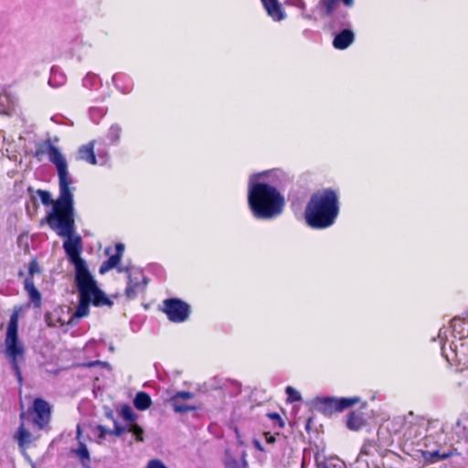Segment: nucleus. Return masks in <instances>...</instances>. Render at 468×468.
<instances>
[{
	"mask_svg": "<svg viewBox=\"0 0 468 468\" xmlns=\"http://www.w3.org/2000/svg\"><path fill=\"white\" fill-rule=\"evenodd\" d=\"M339 2L340 0H320L319 5L325 16H332L336 11ZM341 2L347 7L354 5V0H341Z\"/></svg>",
	"mask_w": 468,
	"mask_h": 468,
	"instance_id": "obj_11",
	"label": "nucleus"
},
{
	"mask_svg": "<svg viewBox=\"0 0 468 468\" xmlns=\"http://www.w3.org/2000/svg\"><path fill=\"white\" fill-rule=\"evenodd\" d=\"M359 397L352 398H315L313 401L314 408L325 416H331L335 412L343 411L359 402Z\"/></svg>",
	"mask_w": 468,
	"mask_h": 468,
	"instance_id": "obj_5",
	"label": "nucleus"
},
{
	"mask_svg": "<svg viewBox=\"0 0 468 468\" xmlns=\"http://www.w3.org/2000/svg\"><path fill=\"white\" fill-rule=\"evenodd\" d=\"M268 417L271 420H279L280 422V425L282 426V420H281V417L278 413H269L268 414Z\"/></svg>",
	"mask_w": 468,
	"mask_h": 468,
	"instance_id": "obj_39",
	"label": "nucleus"
},
{
	"mask_svg": "<svg viewBox=\"0 0 468 468\" xmlns=\"http://www.w3.org/2000/svg\"><path fill=\"white\" fill-rule=\"evenodd\" d=\"M339 214V198L336 192L325 188L312 195L306 205L304 218L313 229L331 227Z\"/></svg>",
	"mask_w": 468,
	"mask_h": 468,
	"instance_id": "obj_3",
	"label": "nucleus"
},
{
	"mask_svg": "<svg viewBox=\"0 0 468 468\" xmlns=\"http://www.w3.org/2000/svg\"><path fill=\"white\" fill-rule=\"evenodd\" d=\"M126 431H127V425L125 427L121 426L117 422V420H114V429L112 431V435H115V436L119 437Z\"/></svg>",
	"mask_w": 468,
	"mask_h": 468,
	"instance_id": "obj_36",
	"label": "nucleus"
},
{
	"mask_svg": "<svg viewBox=\"0 0 468 468\" xmlns=\"http://www.w3.org/2000/svg\"><path fill=\"white\" fill-rule=\"evenodd\" d=\"M127 286L125 288V295L129 299H133L137 295V288L140 286V282L137 277H133V274H129L127 277Z\"/></svg>",
	"mask_w": 468,
	"mask_h": 468,
	"instance_id": "obj_21",
	"label": "nucleus"
},
{
	"mask_svg": "<svg viewBox=\"0 0 468 468\" xmlns=\"http://www.w3.org/2000/svg\"><path fill=\"white\" fill-rule=\"evenodd\" d=\"M80 437H81V430H80V425H78L77 431H76V439L79 441V442L81 441Z\"/></svg>",
	"mask_w": 468,
	"mask_h": 468,
	"instance_id": "obj_42",
	"label": "nucleus"
},
{
	"mask_svg": "<svg viewBox=\"0 0 468 468\" xmlns=\"http://www.w3.org/2000/svg\"><path fill=\"white\" fill-rule=\"evenodd\" d=\"M103 365V366H108V364L106 362H101V361H94V362H91L90 363L88 366L89 367H93V366H96V365Z\"/></svg>",
	"mask_w": 468,
	"mask_h": 468,
	"instance_id": "obj_43",
	"label": "nucleus"
},
{
	"mask_svg": "<svg viewBox=\"0 0 468 468\" xmlns=\"http://www.w3.org/2000/svg\"><path fill=\"white\" fill-rule=\"evenodd\" d=\"M451 333L449 328L442 327L440 329L438 334V340L441 345V356L447 360L451 361L454 356L458 355V346L453 341L447 347L448 335Z\"/></svg>",
	"mask_w": 468,
	"mask_h": 468,
	"instance_id": "obj_9",
	"label": "nucleus"
},
{
	"mask_svg": "<svg viewBox=\"0 0 468 468\" xmlns=\"http://www.w3.org/2000/svg\"><path fill=\"white\" fill-rule=\"evenodd\" d=\"M115 250H116V252H115L114 256H118V258L121 260L122 253L124 251V245L122 243H117L115 246Z\"/></svg>",
	"mask_w": 468,
	"mask_h": 468,
	"instance_id": "obj_37",
	"label": "nucleus"
},
{
	"mask_svg": "<svg viewBox=\"0 0 468 468\" xmlns=\"http://www.w3.org/2000/svg\"><path fill=\"white\" fill-rule=\"evenodd\" d=\"M47 153L48 160L55 165L58 177L59 195L41 224L48 227L61 238H66L63 249L75 268V283L79 292V303L75 317L84 318L90 314V305L112 306L113 304L101 291L90 272L86 261L80 256L81 238L73 236L75 232L74 187L73 179L69 174L68 163L60 150L47 140L35 154L36 157Z\"/></svg>",
	"mask_w": 468,
	"mask_h": 468,
	"instance_id": "obj_1",
	"label": "nucleus"
},
{
	"mask_svg": "<svg viewBox=\"0 0 468 468\" xmlns=\"http://www.w3.org/2000/svg\"><path fill=\"white\" fill-rule=\"evenodd\" d=\"M127 431L133 433L137 441H144V430L134 421L127 424Z\"/></svg>",
	"mask_w": 468,
	"mask_h": 468,
	"instance_id": "obj_26",
	"label": "nucleus"
},
{
	"mask_svg": "<svg viewBox=\"0 0 468 468\" xmlns=\"http://www.w3.org/2000/svg\"><path fill=\"white\" fill-rule=\"evenodd\" d=\"M266 442L273 443L275 441V437L268 432L264 433Z\"/></svg>",
	"mask_w": 468,
	"mask_h": 468,
	"instance_id": "obj_40",
	"label": "nucleus"
},
{
	"mask_svg": "<svg viewBox=\"0 0 468 468\" xmlns=\"http://www.w3.org/2000/svg\"><path fill=\"white\" fill-rule=\"evenodd\" d=\"M95 431H98V443H101L102 440L106 438L107 435H112V431L106 428L103 425H97L95 427Z\"/></svg>",
	"mask_w": 468,
	"mask_h": 468,
	"instance_id": "obj_30",
	"label": "nucleus"
},
{
	"mask_svg": "<svg viewBox=\"0 0 468 468\" xmlns=\"http://www.w3.org/2000/svg\"><path fill=\"white\" fill-rule=\"evenodd\" d=\"M144 468H168L161 460L152 459L147 462Z\"/></svg>",
	"mask_w": 468,
	"mask_h": 468,
	"instance_id": "obj_35",
	"label": "nucleus"
},
{
	"mask_svg": "<svg viewBox=\"0 0 468 468\" xmlns=\"http://www.w3.org/2000/svg\"><path fill=\"white\" fill-rule=\"evenodd\" d=\"M99 78L94 74H88L83 80V86H96L99 82Z\"/></svg>",
	"mask_w": 468,
	"mask_h": 468,
	"instance_id": "obj_33",
	"label": "nucleus"
},
{
	"mask_svg": "<svg viewBox=\"0 0 468 468\" xmlns=\"http://www.w3.org/2000/svg\"><path fill=\"white\" fill-rule=\"evenodd\" d=\"M0 90V113H7L13 106V101L6 94L5 90Z\"/></svg>",
	"mask_w": 468,
	"mask_h": 468,
	"instance_id": "obj_24",
	"label": "nucleus"
},
{
	"mask_svg": "<svg viewBox=\"0 0 468 468\" xmlns=\"http://www.w3.org/2000/svg\"><path fill=\"white\" fill-rule=\"evenodd\" d=\"M24 288L27 292L30 301L36 307H38L41 303V294L36 288L32 278H26L24 281Z\"/></svg>",
	"mask_w": 468,
	"mask_h": 468,
	"instance_id": "obj_15",
	"label": "nucleus"
},
{
	"mask_svg": "<svg viewBox=\"0 0 468 468\" xmlns=\"http://www.w3.org/2000/svg\"><path fill=\"white\" fill-rule=\"evenodd\" d=\"M225 468H247V462L243 459L242 463H239L236 459L229 456V451L226 450Z\"/></svg>",
	"mask_w": 468,
	"mask_h": 468,
	"instance_id": "obj_27",
	"label": "nucleus"
},
{
	"mask_svg": "<svg viewBox=\"0 0 468 468\" xmlns=\"http://www.w3.org/2000/svg\"><path fill=\"white\" fill-rule=\"evenodd\" d=\"M354 41V33L350 29H344L336 34L333 45L337 49H345Z\"/></svg>",
	"mask_w": 468,
	"mask_h": 468,
	"instance_id": "obj_12",
	"label": "nucleus"
},
{
	"mask_svg": "<svg viewBox=\"0 0 468 468\" xmlns=\"http://www.w3.org/2000/svg\"><path fill=\"white\" fill-rule=\"evenodd\" d=\"M456 324H457V322H454V323H453V324H452V326H453V332L456 330V329H455V327H456Z\"/></svg>",
	"mask_w": 468,
	"mask_h": 468,
	"instance_id": "obj_46",
	"label": "nucleus"
},
{
	"mask_svg": "<svg viewBox=\"0 0 468 468\" xmlns=\"http://www.w3.org/2000/svg\"><path fill=\"white\" fill-rule=\"evenodd\" d=\"M285 175L280 170L252 174L248 182V205L257 219L271 220L279 217L285 199L279 187Z\"/></svg>",
	"mask_w": 468,
	"mask_h": 468,
	"instance_id": "obj_2",
	"label": "nucleus"
},
{
	"mask_svg": "<svg viewBox=\"0 0 468 468\" xmlns=\"http://www.w3.org/2000/svg\"><path fill=\"white\" fill-rule=\"evenodd\" d=\"M120 415L123 420H125L128 423H132L135 420V414L133 413L132 408L129 405H123L121 409Z\"/></svg>",
	"mask_w": 468,
	"mask_h": 468,
	"instance_id": "obj_28",
	"label": "nucleus"
},
{
	"mask_svg": "<svg viewBox=\"0 0 468 468\" xmlns=\"http://www.w3.org/2000/svg\"><path fill=\"white\" fill-rule=\"evenodd\" d=\"M5 356L11 364L18 383L22 382L19 363L25 360L24 345L18 339V314L14 312L7 325L5 339Z\"/></svg>",
	"mask_w": 468,
	"mask_h": 468,
	"instance_id": "obj_4",
	"label": "nucleus"
},
{
	"mask_svg": "<svg viewBox=\"0 0 468 468\" xmlns=\"http://www.w3.org/2000/svg\"><path fill=\"white\" fill-rule=\"evenodd\" d=\"M361 452L365 453V454H367V451L366 449V446H363V448L361 449Z\"/></svg>",
	"mask_w": 468,
	"mask_h": 468,
	"instance_id": "obj_45",
	"label": "nucleus"
},
{
	"mask_svg": "<svg viewBox=\"0 0 468 468\" xmlns=\"http://www.w3.org/2000/svg\"><path fill=\"white\" fill-rule=\"evenodd\" d=\"M106 417H107L108 419H110V420H112L113 421L115 420H114V417H113V413H112V411H109V412H107V413H106Z\"/></svg>",
	"mask_w": 468,
	"mask_h": 468,
	"instance_id": "obj_44",
	"label": "nucleus"
},
{
	"mask_svg": "<svg viewBox=\"0 0 468 468\" xmlns=\"http://www.w3.org/2000/svg\"><path fill=\"white\" fill-rule=\"evenodd\" d=\"M78 159L83 160L90 165L97 164V159L94 154V142H90L79 148Z\"/></svg>",
	"mask_w": 468,
	"mask_h": 468,
	"instance_id": "obj_13",
	"label": "nucleus"
},
{
	"mask_svg": "<svg viewBox=\"0 0 468 468\" xmlns=\"http://www.w3.org/2000/svg\"><path fill=\"white\" fill-rule=\"evenodd\" d=\"M121 133L122 127L119 124H112L108 130L106 137L112 144H116L120 140Z\"/></svg>",
	"mask_w": 468,
	"mask_h": 468,
	"instance_id": "obj_25",
	"label": "nucleus"
},
{
	"mask_svg": "<svg viewBox=\"0 0 468 468\" xmlns=\"http://www.w3.org/2000/svg\"><path fill=\"white\" fill-rule=\"evenodd\" d=\"M431 425L432 422L429 420L423 417L415 416L410 412L405 420V435L410 439L426 437Z\"/></svg>",
	"mask_w": 468,
	"mask_h": 468,
	"instance_id": "obj_7",
	"label": "nucleus"
},
{
	"mask_svg": "<svg viewBox=\"0 0 468 468\" xmlns=\"http://www.w3.org/2000/svg\"><path fill=\"white\" fill-rule=\"evenodd\" d=\"M366 421L363 418L362 413L358 412H350L347 416L346 426L351 431H359L363 426H365Z\"/></svg>",
	"mask_w": 468,
	"mask_h": 468,
	"instance_id": "obj_17",
	"label": "nucleus"
},
{
	"mask_svg": "<svg viewBox=\"0 0 468 468\" xmlns=\"http://www.w3.org/2000/svg\"><path fill=\"white\" fill-rule=\"evenodd\" d=\"M151 404L152 399L147 393L144 391L136 393L133 399V405L138 410H145L151 406Z\"/></svg>",
	"mask_w": 468,
	"mask_h": 468,
	"instance_id": "obj_19",
	"label": "nucleus"
},
{
	"mask_svg": "<svg viewBox=\"0 0 468 468\" xmlns=\"http://www.w3.org/2000/svg\"><path fill=\"white\" fill-rule=\"evenodd\" d=\"M170 404L173 407V410L176 413H186L189 411L197 410L196 406L181 403L180 400H176V399H170Z\"/></svg>",
	"mask_w": 468,
	"mask_h": 468,
	"instance_id": "obj_22",
	"label": "nucleus"
},
{
	"mask_svg": "<svg viewBox=\"0 0 468 468\" xmlns=\"http://www.w3.org/2000/svg\"><path fill=\"white\" fill-rule=\"evenodd\" d=\"M16 439L17 441L18 446L21 449H25L32 442V434L25 429L23 422L20 424L17 430Z\"/></svg>",
	"mask_w": 468,
	"mask_h": 468,
	"instance_id": "obj_18",
	"label": "nucleus"
},
{
	"mask_svg": "<svg viewBox=\"0 0 468 468\" xmlns=\"http://www.w3.org/2000/svg\"><path fill=\"white\" fill-rule=\"evenodd\" d=\"M71 452L80 459L83 468H91L89 464L90 455L87 445L83 441H80L79 447L77 449H72Z\"/></svg>",
	"mask_w": 468,
	"mask_h": 468,
	"instance_id": "obj_16",
	"label": "nucleus"
},
{
	"mask_svg": "<svg viewBox=\"0 0 468 468\" xmlns=\"http://www.w3.org/2000/svg\"><path fill=\"white\" fill-rule=\"evenodd\" d=\"M162 311L166 314L169 321L183 323L189 317L190 305L180 299L170 298L163 302Z\"/></svg>",
	"mask_w": 468,
	"mask_h": 468,
	"instance_id": "obj_6",
	"label": "nucleus"
},
{
	"mask_svg": "<svg viewBox=\"0 0 468 468\" xmlns=\"http://www.w3.org/2000/svg\"><path fill=\"white\" fill-rule=\"evenodd\" d=\"M268 15L274 20L280 21L283 19L284 14L282 10L281 5L277 0H261Z\"/></svg>",
	"mask_w": 468,
	"mask_h": 468,
	"instance_id": "obj_14",
	"label": "nucleus"
},
{
	"mask_svg": "<svg viewBox=\"0 0 468 468\" xmlns=\"http://www.w3.org/2000/svg\"><path fill=\"white\" fill-rule=\"evenodd\" d=\"M194 398V394L189 391H177L170 399H176V400H189Z\"/></svg>",
	"mask_w": 468,
	"mask_h": 468,
	"instance_id": "obj_32",
	"label": "nucleus"
},
{
	"mask_svg": "<svg viewBox=\"0 0 468 468\" xmlns=\"http://www.w3.org/2000/svg\"><path fill=\"white\" fill-rule=\"evenodd\" d=\"M63 310L62 308L54 309L52 312L47 313L45 315L46 323L48 326L51 327H62L65 324L74 325L76 324V320L80 318L75 317V313L70 315L69 319L66 321L62 317Z\"/></svg>",
	"mask_w": 468,
	"mask_h": 468,
	"instance_id": "obj_10",
	"label": "nucleus"
},
{
	"mask_svg": "<svg viewBox=\"0 0 468 468\" xmlns=\"http://www.w3.org/2000/svg\"><path fill=\"white\" fill-rule=\"evenodd\" d=\"M121 260L118 256L112 255L107 261H103L100 266L99 272L105 274L110 270L116 268L120 264Z\"/></svg>",
	"mask_w": 468,
	"mask_h": 468,
	"instance_id": "obj_23",
	"label": "nucleus"
},
{
	"mask_svg": "<svg viewBox=\"0 0 468 468\" xmlns=\"http://www.w3.org/2000/svg\"><path fill=\"white\" fill-rule=\"evenodd\" d=\"M118 272L122 273V272H125L127 274V276L129 274H133L132 272V268L130 266H122V265H117L116 267Z\"/></svg>",
	"mask_w": 468,
	"mask_h": 468,
	"instance_id": "obj_38",
	"label": "nucleus"
},
{
	"mask_svg": "<svg viewBox=\"0 0 468 468\" xmlns=\"http://www.w3.org/2000/svg\"><path fill=\"white\" fill-rule=\"evenodd\" d=\"M39 272H40V269H39V266H38V263L37 262V261H35V260L31 261L28 265L29 276L27 278L33 279L34 274L39 273Z\"/></svg>",
	"mask_w": 468,
	"mask_h": 468,
	"instance_id": "obj_34",
	"label": "nucleus"
},
{
	"mask_svg": "<svg viewBox=\"0 0 468 468\" xmlns=\"http://www.w3.org/2000/svg\"><path fill=\"white\" fill-rule=\"evenodd\" d=\"M36 194L40 198L42 204L45 206H49V205L53 206V204L57 200V198L55 200H52L51 194L47 190L38 189V190H37ZM52 209H53V207L51 208V210Z\"/></svg>",
	"mask_w": 468,
	"mask_h": 468,
	"instance_id": "obj_29",
	"label": "nucleus"
},
{
	"mask_svg": "<svg viewBox=\"0 0 468 468\" xmlns=\"http://www.w3.org/2000/svg\"><path fill=\"white\" fill-rule=\"evenodd\" d=\"M33 410L36 414L34 424L40 430L44 429L50 420L51 408L49 404L42 399H36L33 402Z\"/></svg>",
	"mask_w": 468,
	"mask_h": 468,
	"instance_id": "obj_8",
	"label": "nucleus"
},
{
	"mask_svg": "<svg viewBox=\"0 0 468 468\" xmlns=\"http://www.w3.org/2000/svg\"><path fill=\"white\" fill-rule=\"evenodd\" d=\"M253 445L256 449H258L261 452H264L263 447L261 446V442L258 440L253 441Z\"/></svg>",
	"mask_w": 468,
	"mask_h": 468,
	"instance_id": "obj_41",
	"label": "nucleus"
},
{
	"mask_svg": "<svg viewBox=\"0 0 468 468\" xmlns=\"http://www.w3.org/2000/svg\"><path fill=\"white\" fill-rule=\"evenodd\" d=\"M452 456V452L441 453L440 451H424L422 452V457L425 462L434 463L439 461L446 460Z\"/></svg>",
	"mask_w": 468,
	"mask_h": 468,
	"instance_id": "obj_20",
	"label": "nucleus"
},
{
	"mask_svg": "<svg viewBox=\"0 0 468 468\" xmlns=\"http://www.w3.org/2000/svg\"><path fill=\"white\" fill-rule=\"evenodd\" d=\"M285 392L290 402L299 401L302 399L300 393L292 387H287Z\"/></svg>",
	"mask_w": 468,
	"mask_h": 468,
	"instance_id": "obj_31",
	"label": "nucleus"
}]
</instances>
